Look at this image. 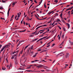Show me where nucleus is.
I'll return each mask as SVG.
<instances>
[{"mask_svg": "<svg viewBox=\"0 0 73 73\" xmlns=\"http://www.w3.org/2000/svg\"><path fill=\"white\" fill-rule=\"evenodd\" d=\"M10 45H11L12 46V44H11V43H9V44L7 45H5L4 46H3V48H2V49L1 50V52L3 51V50H4V48L5 47L8 48L9 47H10Z\"/></svg>", "mask_w": 73, "mask_h": 73, "instance_id": "f257e3e1", "label": "nucleus"}, {"mask_svg": "<svg viewBox=\"0 0 73 73\" xmlns=\"http://www.w3.org/2000/svg\"><path fill=\"white\" fill-rule=\"evenodd\" d=\"M66 25H67L68 27V29H69L70 28V25L69 23H67L66 24Z\"/></svg>", "mask_w": 73, "mask_h": 73, "instance_id": "f03ea898", "label": "nucleus"}, {"mask_svg": "<svg viewBox=\"0 0 73 73\" xmlns=\"http://www.w3.org/2000/svg\"><path fill=\"white\" fill-rule=\"evenodd\" d=\"M18 64V62L17 60H15V65H17Z\"/></svg>", "mask_w": 73, "mask_h": 73, "instance_id": "7ed1b4c3", "label": "nucleus"}, {"mask_svg": "<svg viewBox=\"0 0 73 73\" xmlns=\"http://www.w3.org/2000/svg\"><path fill=\"white\" fill-rule=\"evenodd\" d=\"M73 8V7L72 6L71 7V8H69L67 9L66 11H68L69 10H70L71 9H72Z\"/></svg>", "mask_w": 73, "mask_h": 73, "instance_id": "20e7f679", "label": "nucleus"}, {"mask_svg": "<svg viewBox=\"0 0 73 73\" xmlns=\"http://www.w3.org/2000/svg\"><path fill=\"white\" fill-rule=\"evenodd\" d=\"M30 45V44L28 45H27V46H26L25 47L24 49V50H25V49H27V48H28V46Z\"/></svg>", "mask_w": 73, "mask_h": 73, "instance_id": "39448f33", "label": "nucleus"}, {"mask_svg": "<svg viewBox=\"0 0 73 73\" xmlns=\"http://www.w3.org/2000/svg\"><path fill=\"white\" fill-rule=\"evenodd\" d=\"M19 52V50H17V52H12V54H15V53H17V52Z\"/></svg>", "mask_w": 73, "mask_h": 73, "instance_id": "423d86ee", "label": "nucleus"}, {"mask_svg": "<svg viewBox=\"0 0 73 73\" xmlns=\"http://www.w3.org/2000/svg\"><path fill=\"white\" fill-rule=\"evenodd\" d=\"M39 66L40 68H41V67H42L43 66V65H42L41 64H40V65H39V66Z\"/></svg>", "mask_w": 73, "mask_h": 73, "instance_id": "0eeeda50", "label": "nucleus"}, {"mask_svg": "<svg viewBox=\"0 0 73 73\" xmlns=\"http://www.w3.org/2000/svg\"><path fill=\"white\" fill-rule=\"evenodd\" d=\"M17 15H18L17 18H19L20 17V16H21V15H20L19 13H18Z\"/></svg>", "mask_w": 73, "mask_h": 73, "instance_id": "6e6552de", "label": "nucleus"}, {"mask_svg": "<svg viewBox=\"0 0 73 73\" xmlns=\"http://www.w3.org/2000/svg\"><path fill=\"white\" fill-rule=\"evenodd\" d=\"M17 54H18V53H17L16 54H15L14 55V56H14V57H15V56L17 57Z\"/></svg>", "mask_w": 73, "mask_h": 73, "instance_id": "1a4fd4ad", "label": "nucleus"}, {"mask_svg": "<svg viewBox=\"0 0 73 73\" xmlns=\"http://www.w3.org/2000/svg\"><path fill=\"white\" fill-rule=\"evenodd\" d=\"M42 0H41V2H40V3H39V5H37V6H36V7H35V8H36V7H38V6L40 5V4H41L42 2Z\"/></svg>", "mask_w": 73, "mask_h": 73, "instance_id": "9d476101", "label": "nucleus"}, {"mask_svg": "<svg viewBox=\"0 0 73 73\" xmlns=\"http://www.w3.org/2000/svg\"><path fill=\"white\" fill-rule=\"evenodd\" d=\"M38 38H36V39H34V40L32 41V42H34L35 41H36V40H38Z\"/></svg>", "mask_w": 73, "mask_h": 73, "instance_id": "9b49d317", "label": "nucleus"}, {"mask_svg": "<svg viewBox=\"0 0 73 73\" xmlns=\"http://www.w3.org/2000/svg\"><path fill=\"white\" fill-rule=\"evenodd\" d=\"M68 56H69V54H66V58H67V57H68Z\"/></svg>", "mask_w": 73, "mask_h": 73, "instance_id": "f8f14e48", "label": "nucleus"}, {"mask_svg": "<svg viewBox=\"0 0 73 73\" xmlns=\"http://www.w3.org/2000/svg\"><path fill=\"white\" fill-rule=\"evenodd\" d=\"M14 59L15 60H17V56H15V57L14 58Z\"/></svg>", "mask_w": 73, "mask_h": 73, "instance_id": "ddd939ff", "label": "nucleus"}, {"mask_svg": "<svg viewBox=\"0 0 73 73\" xmlns=\"http://www.w3.org/2000/svg\"><path fill=\"white\" fill-rule=\"evenodd\" d=\"M5 67H2V70H5Z\"/></svg>", "mask_w": 73, "mask_h": 73, "instance_id": "4468645a", "label": "nucleus"}, {"mask_svg": "<svg viewBox=\"0 0 73 73\" xmlns=\"http://www.w3.org/2000/svg\"><path fill=\"white\" fill-rule=\"evenodd\" d=\"M37 31H35V32H34V33L33 32V33H32V34H33V35L35 34V33H36V32Z\"/></svg>", "mask_w": 73, "mask_h": 73, "instance_id": "2eb2a0df", "label": "nucleus"}, {"mask_svg": "<svg viewBox=\"0 0 73 73\" xmlns=\"http://www.w3.org/2000/svg\"><path fill=\"white\" fill-rule=\"evenodd\" d=\"M54 2L57 3L58 2V0H55V1H54Z\"/></svg>", "mask_w": 73, "mask_h": 73, "instance_id": "dca6fc26", "label": "nucleus"}, {"mask_svg": "<svg viewBox=\"0 0 73 73\" xmlns=\"http://www.w3.org/2000/svg\"><path fill=\"white\" fill-rule=\"evenodd\" d=\"M9 11H8L7 12V17H8L9 15Z\"/></svg>", "mask_w": 73, "mask_h": 73, "instance_id": "f3484780", "label": "nucleus"}, {"mask_svg": "<svg viewBox=\"0 0 73 73\" xmlns=\"http://www.w3.org/2000/svg\"><path fill=\"white\" fill-rule=\"evenodd\" d=\"M44 7H45V8H46V3H45V4H44Z\"/></svg>", "mask_w": 73, "mask_h": 73, "instance_id": "a211bd4d", "label": "nucleus"}, {"mask_svg": "<svg viewBox=\"0 0 73 73\" xmlns=\"http://www.w3.org/2000/svg\"><path fill=\"white\" fill-rule=\"evenodd\" d=\"M24 40H23V41H21V42H20V44H18L17 45V46H18L21 43H22V42H23V41H24Z\"/></svg>", "mask_w": 73, "mask_h": 73, "instance_id": "6ab92c4d", "label": "nucleus"}, {"mask_svg": "<svg viewBox=\"0 0 73 73\" xmlns=\"http://www.w3.org/2000/svg\"><path fill=\"white\" fill-rule=\"evenodd\" d=\"M71 12L72 13H71V15L73 14V9L71 11Z\"/></svg>", "mask_w": 73, "mask_h": 73, "instance_id": "aec40b11", "label": "nucleus"}, {"mask_svg": "<svg viewBox=\"0 0 73 73\" xmlns=\"http://www.w3.org/2000/svg\"><path fill=\"white\" fill-rule=\"evenodd\" d=\"M2 3H5V2H6V1L2 0Z\"/></svg>", "mask_w": 73, "mask_h": 73, "instance_id": "412c9836", "label": "nucleus"}, {"mask_svg": "<svg viewBox=\"0 0 73 73\" xmlns=\"http://www.w3.org/2000/svg\"><path fill=\"white\" fill-rule=\"evenodd\" d=\"M32 71V70H26V71H27V72H31Z\"/></svg>", "mask_w": 73, "mask_h": 73, "instance_id": "4be33fe9", "label": "nucleus"}, {"mask_svg": "<svg viewBox=\"0 0 73 73\" xmlns=\"http://www.w3.org/2000/svg\"><path fill=\"white\" fill-rule=\"evenodd\" d=\"M31 49H33V45L32 46H31Z\"/></svg>", "mask_w": 73, "mask_h": 73, "instance_id": "5701e85b", "label": "nucleus"}, {"mask_svg": "<svg viewBox=\"0 0 73 73\" xmlns=\"http://www.w3.org/2000/svg\"><path fill=\"white\" fill-rule=\"evenodd\" d=\"M62 21L63 22V23H65V21H64V20L63 19L62 20Z\"/></svg>", "mask_w": 73, "mask_h": 73, "instance_id": "b1692460", "label": "nucleus"}, {"mask_svg": "<svg viewBox=\"0 0 73 73\" xmlns=\"http://www.w3.org/2000/svg\"><path fill=\"white\" fill-rule=\"evenodd\" d=\"M58 28H59L60 29H61V28L59 26H58Z\"/></svg>", "mask_w": 73, "mask_h": 73, "instance_id": "393cba45", "label": "nucleus"}, {"mask_svg": "<svg viewBox=\"0 0 73 73\" xmlns=\"http://www.w3.org/2000/svg\"><path fill=\"white\" fill-rule=\"evenodd\" d=\"M56 21H60V20L59 19H56Z\"/></svg>", "mask_w": 73, "mask_h": 73, "instance_id": "a878e982", "label": "nucleus"}, {"mask_svg": "<svg viewBox=\"0 0 73 73\" xmlns=\"http://www.w3.org/2000/svg\"><path fill=\"white\" fill-rule=\"evenodd\" d=\"M26 29H25L24 30H23V31H22V32H24L26 31Z\"/></svg>", "mask_w": 73, "mask_h": 73, "instance_id": "bb28decb", "label": "nucleus"}, {"mask_svg": "<svg viewBox=\"0 0 73 73\" xmlns=\"http://www.w3.org/2000/svg\"><path fill=\"white\" fill-rule=\"evenodd\" d=\"M41 50H41L40 49H39L38 50H37V51H40Z\"/></svg>", "mask_w": 73, "mask_h": 73, "instance_id": "cd10ccee", "label": "nucleus"}, {"mask_svg": "<svg viewBox=\"0 0 73 73\" xmlns=\"http://www.w3.org/2000/svg\"><path fill=\"white\" fill-rule=\"evenodd\" d=\"M64 37V34H63V35H62V38H63Z\"/></svg>", "mask_w": 73, "mask_h": 73, "instance_id": "c85d7f7f", "label": "nucleus"}, {"mask_svg": "<svg viewBox=\"0 0 73 73\" xmlns=\"http://www.w3.org/2000/svg\"><path fill=\"white\" fill-rule=\"evenodd\" d=\"M36 56V54H35L34 56H33V57H35Z\"/></svg>", "mask_w": 73, "mask_h": 73, "instance_id": "c756f323", "label": "nucleus"}, {"mask_svg": "<svg viewBox=\"0 0 73 73\" xmlns=\"http://www.w3.org/2000/svg\"><path fill=\"white\" fill-rule=\"evenodd\" d=\"M51 22V21H49L47 23H48V24H49V23H50Z\"/></svg>", "mask_w": 73, "mask_h": 73, "instance_id": "7c9ffc66", "label": "nucleus"}, {"mask_svg": "<svg viewBox=\"0 0 73 73\" xmlns=\"http://www.w3.org/2000/svg\"><path fill=\"white\" fill-rule=\"evenodd\" d=\"M14 58V56H13L12 57H11V59H13Z\"/></svg>", "mask_w": 73, "mask_h": 73, "instance_id": "2f4dec72", "label": "nucleus"}, {"mask_svg": "<svg viewBox=\"0 0 73 73\" xmlns=\"http://www.w3.org/2000/svg\"><path fill=\"white\" fill-rule=\"evenodd\" d=\"M47 25H43V26H41L42 27H45V26H47Z\"/></svg>", "mask_w": 73, "mask_h": 73, "instance_id": "473e14b6", "label": "nucleus"}, {"mask_svg": "<svg viewBox=\"0 0 73 73\" xmlns=\"http://www.w3.org/2000/svg\"><path fill=\"white\" fill-rule=\"evenodd\" d=\"M27 20H29V17H27Z\"/></svg>", "mask_w": 73, "mask_h": 73, "instance_id": "72a5a7b5", "label": "nucleus"}, {"mask_svg": "<svg viewBox=\"0 0 73 73\" xmlns=\"http://www.w3.org/2000/svg\"><path fill=\"white\" fill-rule=\"evenodd\" d=\"M34 1L36 3H37V1H36V0H34Z\"/></svg>", "mask_w": 73, "mask_h": 73, "instance_id": "f704fd0d", "label": "nucleus"}, {"mask_svg": "<svg viewBox=\"0 0 73 73\" xmlns=\"http://www.w3.org/2000/svg\"><path fill=\"white\" fill-rule=\"evenodd\" d=\"M31 68V67L29 66L27 68V69H30Z\"/></svg>", "mask_w": 73, "mask_h": 73, "instance_id": "c9c22d12", "label": "nucleus"}, {"mask_svg": "<svg viewBox=\"0 0 73 73\" xmlns=\"http://www.w3.org/2000/svg\"><path fill=\"white\" fill-rule=\"evenodd\" d=\"M52 13L50 12H49V13L48 14V15H49V14H51V13Z\"/></svg>", "mask_w": 73, "mask_h": 73, "instance_id": "e433bc0d", "label": "nucleus"}, {"mask_svg": "<svg viewBox=\"0 0 73 73\" xmlns=\"http://www.w3.org/2000/svg\"><path fill=\"white\" fill-rule=\"evenodd\" d=\"M60 36L59 37V38H58V39L59 40H60Z\"/></svg>", "mask_w": 73, "mask_h": 73, "instance_id": "4c0bfd02", "label": "nucleus"}, {"mask_svg": "<svg viewBox=\"0 0 73 73\" xmlns=\"http://www.w3.org/2000/svg\"><path fill=\"white\" fill-rule=\"evenodd\" d=\"M1 20L3 19V20H5V19H4V18H3L2 17L1 18Z\"/></svg>", "mask_w": 73, "mask_h": 73, "instance_id": "58836bf2", "label": "nucleus"}, {"mask_svg": "<svg viewBox=\"0 0 73 73\" xmlns=\"http://www.w3.org/2000/svg\"><path fill=\"white\" fill-rule=\"evenodd\" d=\"M20 70H24L25 69L24 68H20Z\"/></svg>", "mask_w": 73, "mask_h": 73, "instance_id": "ea45409f", "label": "nucleus"}, {"mask_svg": "<svg viewBox=\"0 0 73 73\" xmlns=\"http://www.w3.org/2000/svg\"><path fill=\"white\" fill-rule=\"evenodd\" d=\"M50 43H51V42L48 43V44H47V45H49V44H50Z\"/></svg>", "mask_w": 73, "mask_h": 73, "instance_id": "a19ab883", "label": "nucleus"}, {"mask_svg": "<svg viewBox=\"0 0 73 73\" xmlns=\"http://www.w3.org/2000/svg\"><path fill=\"white\" fill-rule=\"evenodd\" d=\"M13 3H14L15 4H17V2L16 1H15V2H14Z\"/></svg>", "mask_w": 73, "mask_h": 73, "instance_id": "79ce46f5", "label": "nucleus"}, {"mask_svg": "<svg viewBox=\"0 0 73 73\" xmlns=\"http://www.w3.org/2000/svg\"><path fill=\"white\" fill-rule=\"evenodd\" d=\"M63 30H64V31H65V28L64 27L63 28Z\"/></svg>", "mask_w": 73, "mask_h": 73, "instance_id": "37998d69", "label": "nucleus"}, {"mask_svg": "<svg viewBox=\"0 0 73 73\" xmlns=\"http://www.w3.org/2000/svg\"><path fill=\"white\" fill-rule=\"evenodd\" d=\"M17 17V15H16L15 16V19H16Z\"/></svg>", "mask_w": 73, "mask_h": 73, "instance_id": "c03bdc74", "label": "nucleus"}, {"mask_svg": "<svg viewBox=\"0 0 73 73\" xmlns=\"http://www.w3.org/2000/svg\"><path fill=\"white\" fill-rule=\"evenodd\" d=\"M15 3H12V5H15Z\"/></svg>", "mask_w": 73, "mask_h": 73, "instance_id": "a18cd8bd", "label": "nucleus"}, {"mask_svg": "<svg viewBox=\"0 0 73 73\" xmlns=\"http://www.w3.org/2000/svg\"><path fill=\"white\" fill-rule=\"evenodd\" d=\"M23 24H24L25 25V21H24Z\"/></svg>", "mask_w": 73, "mask_h": 73, "instance_id": "49530a36", "label": "nucleus"}, {"mask_svg": "<svg viewBox=\"0 0 73 73\" xmlns=\"http://www.w3.org/2000/svg\"><path fill=\"white\" fill-rule=\"evenodd\" d=\"M34 61H35V62H37L38 61V60H35Z\"/></svg>", "mask_w": 73, "mask_h": 73, "instance_id": "de8ad7c7", "label": "nucleus"}, {"mask_svg": "<svg viewBox=\"0 0 73 73\" xmlns=\"http://www.w3.org/2000/svg\"><path fill=\"white\" fill-rule=\"evenodd\" d=\"M12 67V64H11L10 65V66H9V67Z\"/></svg>", "mask_w": 73, "mask_h": 73, "instance_id": "09e8293b", "label": "nucleus"}, {"mask_svg": "<svg viewBox=\"0 0 73 73\" xmlns=\"http://www.w3.org/2000/svg\"><path fill=\"white\" fill-rule=\"evenodd\" d=\"M50 46V44L49 45H48L47 46H46V47L48 48Z\"/></svg>", "mask_w": 73, "mask_h": 73, "instance_id": "8fccbe9b", "label": "nucleus"}, {"mask_svg": "<svg viewBox=\"0 0 73 73\" xmlns=\"http://www.w3.org/2000/svg\"><path fill=\"white\" fill-rule=\"evenodd\" d=\"M55 44H53L52 45V46H54L55 45Z\"/></svg>", "mask_w": 73, "mask_h": 73, "instance_id": "3c124183", "label": "nucleus"}, {"mask_svg": "<svg viewBox=\"0 0 73 73\" xmlns=\"http://www.w3.org/2000/svg\"><path fill=\"white\" fill-rule=\"evenodd\" d=\"M3 7H1V8H0V9H3Z\"/></svg>", "mask_w": 73, "mask_h": 73, "instance_id": "603ef678", "label": "nucleus"}, {"mask_svg": "<svg viewBox=\"0 0 73 73\" xmlns=\"http://www.w3.org/2000/svg\"><path fill=\"white\" fill-rule=\"evenodd\" d=\"M14 16V15H13L12 16H11V18H13Z\"/></svg>", "mask_w": 73, "mask_h": 73, "instance_id": "864d4df0", "label": "nucleus"}, {"mask_svg": "<svg viewBox=\"0 0 73 73\" xmlns=\"http://www.w3.org/2000/svg\"><path fill=\"white\" fill-rule=\"evenodd\" d=\"M2 45L1 44H0V49H1V48L2 47Z\"/></svg>", "mask_w": 73, "mask_h": 73, "instance_id": "5fc2aeb1", "label": "nucleus"}, {"mask_svg": "<svg viewBox=\"0 0 73 73\" xmlns=\"http://www.w3.org/2000/svg\"><path fill=\"white\" fill-rule=\"evenodd\" d=\"M5 33H2V35H5Z\"/></svg>", "mask_w": 73, "mask_h": 73, "instance_id": "6e6d98bb", "label": "nucleus"}, {"mask_svg": "<svg viewBox=\"0 0 73 73\" xmlns=\"http://www.w3.org/2000/svg\"><path fill=\"white\" fill-rule=\"evenodd\" d=\"M62 32H61V33H60V36H61V35H62Z\"/></svg>", "mask_w": 73, "mask_h": 73, "instance_id": "4d7b16f0", "label": "nucleus"}, {"mask_svg": "<svg viewBox=\"0 0 73 73\" xmlns=\"http://www.w3.org/2000/svg\"><path fill=\"white\" fill-rule=\"evenodd\" d=\"M50 37H47V38H46V39H48L49 38H50Z\"/></svg>", "mask_w": 73, "mask_h": 73, "instance_id": "13d9d810", "label": "nucleus"}, {"mask_svg": "<svg viewBox=\"0 0 73 73\" xmlns=\"http://www.w3.org/2000/svg\"><path fill=\"white\" fill-rule=\"evenodd\" d=\"M43 36V35H42L40 36L39 37L42 36Z\"/></svg>", "mask_w": 73, "mask_h": 73, "instance_id": "bf43d9fd", "label": "nucleus"}, {"mask_svg": "<svg viewBox=\"0 0 73 73\" xmlns=\"http://www.w3.org/2000/svg\"><path fill=\"white\" fill-rule=\"evenodd\" d=\"M62 14H61L60 15V17H62Z\"/></svg>", "mask_w": 73, "mask_h": 73, "instance_id": "052dcab7", "label": "nucleus"}, {"mask_svg": "<svg viewBox=\"0 0 73 73\" xmlns=\"http://www.w3.org/2000/svg\"><path fill=\"white\" fill-rule=\"evenodd\" d=\"M23 20H22V21H21V24H22V23L23 22Z\"/></svg>", "mask_w": 73, "mask_h": 73, "instance_id": "680f3d73", "label": "nucleus"}, {"mask_svg": "<svg viewBox=\"0 0 73 73\" xmlns=\"http://www.w3.org/2000/svg\"><path fill=\"white\" fill-rule=\"evenodd\" d=\"M46 17H45V18H43V19H42L43 20H45V19H46Z\"/></svg>", "mask_w": 73, "mask_h": 73, "instance_id": "e2e57ef3", "label": "nucleus"}, {"mask_svg": "<svg viewBox=\"0 0 73 73\" xmlns=\"http://www.w3.org/2000/svg\"><path fill=\"white\" fill-rule=\"evenodd\" d=\"M36 68H40V67H39L38 66H37V67H36Z\"/></svg>", "mask_w": 73, "mask_h": 73, "instance_id": "0e129e2a", "label": "nucleus"}, {"mask_svg": "<svg viewBox=\"0 0 73 73\" xmlns=\"http://www.w3.org/2000/svg\"><path fill=\"white\" fill-rule=\"evenodd\" d=\"M33 36H34L32 35H31L30 36V37H33Z\"/></svg>", "mask_w": 73, "mask_h": 73, "instance_id": "69168bd1", "label": "nucleus"}, {"mask_svg": "<svg viewBox=\"0 0 73 73\" xmlns=\"http://www.w3.org/2000/svg\"><path fill=\"white\" fill-rule=\"evenodd\" d=\"M35 61H32L31 62L32 63H33L34 62H35Z\"/></svg>", "mask_w": 73, "mask_h": 73, "instance_id": "338daca9", "label": "nucleus"}, {"mask_svg": "<svg viewBox=\"0 0 73 73\" xmlns=\"http://www.w3.org/2000/svg\"><path fill=\"white\" fill-rule=\"evenodd\" d=\"M35 17H37V15H35Z\"/></svg>", "mask_w": 73, "mask_h": 73, "instance_id": "774afa93", "label": "nucleus"}]
</instances>
